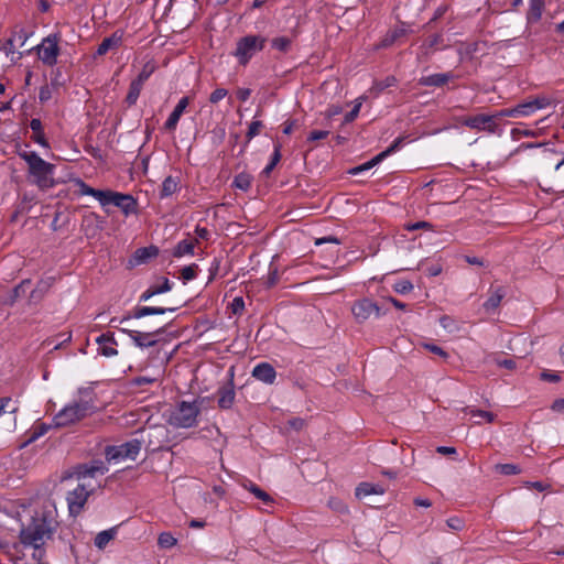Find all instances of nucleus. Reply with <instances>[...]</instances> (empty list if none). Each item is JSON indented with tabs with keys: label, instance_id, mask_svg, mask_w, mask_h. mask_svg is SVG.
I'll list each match as a JSON object with an SVG mask.
<instances>
[{
	"label": "nucleus",
	"instance_id": "79ce46f5",
	"mask_svg": "<svg viewBox=\"0 0 564 564\" xmlns=\"http://www.w3.org/2000/svg\"><path fill=\"white\" fill-rule=\"evenodd\" d=\"M198 265L193 263L191 265L184 267L181 271V278L184 282L194 280L197 275Z\"/></svg>",
	"mask_w": 564,
	"mask_h": 564
},
{
	"label": "nucleus",
	"instance_id": "a211bd4d",
	"mask_svg": "<svg viewBox=\"0 0 564 564\" xmlns=\"http://www.w3.org/2000/svg\"><path fill=\"white\" fill-rule=\"evenodd\" d=\"M251 376L265 384H273L276 379V371L271 364L260 362L252 369Z\"/></svg>",
	"mask_w": 564,
	"mask_h": 564
},
{
	"label": "nucleus",
	"instance_id": "de8ad7c7",
	"mask_svg": "<svg viewBox=\"0 0 564 564\" xmlns=\"http://www.w3.org/2000/svg\"><path fill=\"white\" fill-rule=\"evenodd\" d=\"M231 312L236 315L242 314L245 311V301L241 296H237L232 300L230 304Z\"/></svg>",
	"mask_w": 564,
	"mask_h": 564
},
{
	"label": "nucleus",
	"instance_id": "f03ea898",
	"mask_svg": "<svg viewBox=\"0 0 564 564\" xmlns=\"http://www.w3.org/2000/svg\"><path fill=\"white\" fill-rule=\"evenodd\" d=\"M96 410L97 406L90 400H75L73 403L64 406L58 413L54 415V426L65 427L75 424L95 413Z\"/></svg>",
	"mask_w": 564,
	"mask_h": 564
},
{
	"label": "nucleus",
	"instance_id": "6e6552de",
	"mask_svg": "<svg viewBox=\"0 0 564 564\" xmlns=\"http://www.w3.org/2000/svg\"><path fill=\"white\" fill-rule=\"evenodd\" d=\"M61 40L59 33H53L44 37L37 46L33 47L37 53L39 58L47 66H54L57 63L59 55L58 42Z\"/></svg>",
	"mask_w": 564,
	"mask_h": 564
},
{
	"label": "nucleus",
	"instance_id": "a19ab883",
	"mask_svg": "<svg viewBox=\"0 0 564 564\" xmlns=\"http://www.w3.org/2000/svg\"><path fill=\"white\" fill-rule=\"evenodd\" d=\"M279 279H280L279 270L276 267L273 265V263H271L269 267L268 278L265 280V286L268 289L273 288L279 282Z\"/></svg>",
	"mask_w": 564,
	"mask_h": 564
},
{
	"label": "nucleus",
	"instance_id": "7c9ffc66",
	"mask_svg": "<svg viewBox=\"0 0 564 564\" xmlns=\"http://www.w3.org/2000/svg\"><path fill=\"white\" fill-rule=\"evenodd\" d=\"M117 528H111L99 532L94 540L95 546L104 550L107 544L116 536Z\"/></svg>",
	"mask_w": 564,
	"mask_h": 564
},
{
	"label": "nucleus",
	"instance_id": "09e8293b",
	"mask_svg": "<svg viewBox=\"0 0 564 564\" xmlns=\"http://www.w3.org/2000/svg\"><path fill=\"white\" fill-rule=\"evenodd\" d=\"M11 398L3 397L0 399V416L8 410L9 413H15L18 411V406H11Z\"/></svg>",
	"mask_w": 564,
	"mask_h": 564
},
{
	"label": "nucleus",
	"instance_id": "6e6d98bb",
	"mask_svg": "<svg viewBox=\"0 0 564 564\" xmlns=\"http://www.w3.org/2000/svg\"><path fill=\"white\" fill-rule=\"evenodd\" d=\"M531 101H532V105L534 106L535 110L543 109V108L550 106V104H551L550 99L544 96L535 97Z\"/></svg>",
	"mask_w": 564,
	"mask_h": 564
},
{
	"label": "nucleus",
	"instance_id": "0e129e2a",
	"mask_svg": "<svg viewBox=\"0 0 564 564\" xmlns=\"http://www.w3.org/2000/svg\"><path fill=\"white\" fill-rule=\"evenodd\" d=\"M425 347L433 354L438 355L443 358H446L448 354L440 346H436L434 344H427Z\"/></svg>",
	"mask_w": 564,
	"mask_h": 564
},
{
	"label": "nucleus",
	"instance_id": "20e7f679",
	"mask_svg": "<svg viewBox=\"0 0 564 564\" xmlns=\"http://www.w3.org/2000/svg\"><path fill=\"white\" fill-rule=\"evenodd\" d=\"M199 400L193 402L180 401L170 412L167 423L175 429H189L197 424L200 413Z\"/></svg>",
	"mask_w": 564,
	"mask_h": 564
},
{
	"label": "nucleus",
	"instance_id": "c756f323",
	"mask_svg": "<svg viewBox=\"0 0 564 564\" xmlns=\"http://www.w3.org/2000/svg\"><path fill=\"white\" fill-rule=\"evenodd\" d=\"M75 184L78 186V191H79V194L80 195H87V196H93L94 198H96L99 203L101 202L102 198H105V191L102 189H96V188H93L90 187L88 184H86L83 180L80 178H77L75 181Z\"/></svg>",
	"mask_w": 564,
	"mask_h": 564
},
{
	"label": "nucleus",
	"instance_id": "13d9d810",
	"mask_svg": "<svg viewBox=\"0 0 564 564\" xmlns=\"http://www.w3.org/2000/svg\"><path fill=\"white\" fill-rule=\"evenodd\" d=\"M446 10V7H438L435 10L432 19L424 25V28H431L438 19H441L445 14Z\"/></svg>",
	"mask_w": 564,
	"mask_h": 564
},
{
	"label": "nucleus",
	"instance_id": "412c9836",
	"mask_svg": "<svg viewBox=\"0 0 564 564\" xmlns=\"http://www.w3.org/2000/svg\"><path fill=\"white\" fill-rule=\"evenodd\" d=\"M506 295H507V290L505 286H497V288L491 286L489 289V297L482 305L484 308L486 310V312H491V311L497 310Z\"/></svg>",
	"mask_w": 564,
	"mask_h": 564
},
{
	"label": "nucleus",
	"instance_id": "5fc2aeb1",
	"mask_svg": "<svg viewBox=\"0 0 564 564\" xmlns=\"http://www.w3.org/2000/svg\"><path fill=\"white\" fill-rule=\"evenodd\" d=\"M328 134H329V131H327V130H314V131H312V132L308 134V137H307V141H308V142H314V141L323 140V139H325Z\"/></svg>",
	"mask_w": 564,
	"mask_h": 564
},
{
	"label": "nucleus",
	"instance_id": "dca6fc26",
	"mask_svg": "<svg viewBox=\"0 0 564 564\" xmlns=\"http://www.w3.org/2000/svg\"><path fill=\"white\" fill-rule=\"evenodd\" d=\"M229 372H230L229 380L227 381V383L219 387L216 392L217 404H218V408L221 410L231 409V406L235 402V399H236L235 383H234V369L231 368L229 370Z\"/></svg>",
	"mask_w": 564,
	"mask_h": 564
},
{
	"label": "nucleus",
	"instance_id": "49530a36",
	"mask_svg": "<svg viewBox=\"0 0 564 564\" xmlns=\"http://www.w3.org/2000/svg\"><path fill=\"white\" fill-rule=\"evenodd\" d=\"M413 290V284L408 280H400L394 284V291L400 294H406Z\"/></svg>",
	"mask_w": 564,
	"mask_h": 564
},
{
	"label": "nucleus",
	"instance_id": "7ed1b4c3",
	"mask_svg": "<svg viewBox=\"0 0 564 564\" xmlns=\"http://www.w3.org/2000/svg\"><path fill=\"white\" fill-rule=\"evenodd\" d=\"M29 165V173L35 177L40 188H50L54 185L52 175L55 166L44 161L36 152L22 151L18 153Z\"/></svg>",
	"mask_w": 564,
	"mask_h": 564
},
{
	"label": "nucleus",
	"instance_id": "1a4fd4ad",
	"mask_svg": "<svg viewBox=\"0 0 564 564\" xmlns=\"http://www.w3.org/2000/svg\"><path fill=\"white\" fill-rule=\"evenodd\" d=\"M105 198L101 199L100 205L106 207L113 205L122 210L126 216L137 213L138 203L130 194H123L111 189L105 191Z\"/></svg>",
	"mask_w": 564,
	"mask_h": 564
},
{
	"label": "nucleus",
	"instance_id": "e2e57ef3",
	"mask_svg": "<svg viewBox=\"0 0 564 564\" xmlns=\"http://www.w3.org/2000/svg\"><path fill=\"white\" fill-rule=\"evenodd\" d=\"M442 42H443V35L434 34L427 39L426 45H427V47L433 48V47L437 46L438 44H441Z\"/></svg>",
	"mask_w": 564,
	"mask_h": 564
},
{
	"label": "nucleus",
	"instance_id": "f257e3e1",
	"mask_svg": "<svg viewBox=\"0 0 564 564\" xmlns=\"http://www.w3.org/2000/svg\"><path fill=\"white\" fill-rule=\"evenodd\" d=\"M57 510L53 502L46 501L36 510L31 522L20 531V541L25 546L40 550L46 540H51L57 530Z\"/></svg>",
	"mask_w": 564,
	"mask_h": 564
},
{
	"label": "nucleus",
	"instance_id": "423d86ee",
	"mask_svg": "<svg viewBox=\"0 0 564 564\" xmlns=\"http://www.w3.org/2000/svg\"><path fill=\"white\" fill-rule=\"evenodd\" d=\"M143 441L132 438L121 445H109L105 449L106 459L118 460V459H132L134 460L139 455Z\"/></svg>",
	"mask_w": 564,
	"mask_h": 564
},
{
	"label": "nucleus",
	"instance_id": "4468645a",
	"mask_svg": "<svg viewBox=\"0 0 564 564\" xmlns=\"http://www.w3.org/2000/svg\"><path fill=\"white\" fill-rule=\"evenodd\" d=\"M176 307H160V306H135L131 314L124 316L119 321V323H124L129 321L130 318H142L149 315H163L167 312H175ZM117 317H112L110 319V325L112 327H117Z\"/></svg>",
	"mask_w": 564,
	"mask_h": 564
},
{
	"label": "nucleus",
	"instance_id": "393cba45",
	"mask_svg": "<svg viewBox=\"0 0 564 564\" xmlns=\"http://www.w3.org/2000/svg\"><path fill=\"white\" fill-rule=\"evenodd\" d=\"M30 284H31V280H29V279L21 281L18 285H15L11 290V292L9 293L8 297L4 301V304L10 305V306L14 305V303L19 299L23 297L26 294Z\"/></svg>",
	"mask_w": 564,
	"mask_h": 564
},
{
	"label": "nucleus",
	"instance_id": "6ab92c4d",
	"mask_svg": "<svg viewBox=\"0 0 564 564\" xmlns=\"http://www.w3.org/2000/svg\"><path fill=\"white\" fill-rule=\"evenodd\" d=\"M188 105H189V97L185 96L180 99V101L175 106L174 110L171 112V115L169 116L167 120L164 123L165 130H167V131L175 130L181 116L183 115V112L185 111V109L187 108Z\"/></svg>",
	"mask_w": 564,
	"mask_h": 564
},
{
	"label": "nucleus",
	"instance_id": "2f4dec72",
	"mask_svg": "<svg viewBox=\"0 0 564 564\" xmlns=\"http://www.w3.org/2000/svg\"><path fill=\"white\" fill-rule=\"evenodd\" d=\"M177 189H178V180L176 177H173V176H167V177L164 178V181L162 183L161 192H160V197L161 198L170 197Z\"/></svg>",
	"mask_w": 564,
	"mask_h": 564
},
{
	"label": "nucleus",
	"instance_id": "58836bf2",
	"mask_svg": "<svg viewBox=\"0 0 564 564\" xmlns=\"http://www.w3.org/2000/svg\"><path fill=\"white\" fill-rule=\"evenodd\" d=\"M495 470L505 476H511L521 473L520 467L514 464H497L495 466Z\"/></svg>",
	"mask_w": 564,
	"mask_h": 564
},
{
	"label": "nucleus",
	"instance_id": "680f3d73",
	"mask_svg": "<svg viewBox=\"0 0 564 564\" xmlns=\"http://www.w3.org/2000/svg\"><path fill=\"white\" fill-rule=\"evenodd\" d=\"M432 228V224L427 221H417L414 224H410L406 226V229L410 231L417 230V229H430Z\"/></svg>",
	"mask_w": 564,
	"mask_h": 564
},
{
	"label": "nucleus",
	"instance_id": "bf43d9fd",
	"mask_svg": "<svg viewBox=\"0 0 564 564\" xmlns=\"http://www.w3.org/2000/svg\"><path fill=\"white\" fill-rule=\"evenodd\" d=\"M511 135L514 140H519L521 137H534L535 132L532 130H527V129L522 130V129L514 128L511 131Z\"/></svg>",
	"mask_w": 564,
	"mask_h": 564
},
{
	"label": "nucleus",
	"instance_id": "cd10ccee",
	"mask_svg": "<svg viewBox=\"0 0 564 564\" xmlns=\"http://www.w3.org/2000/svg\"><path fill=\"white\" fill-rule=\"evenodd\" d=\"M544 9V1L543 0H530V7L527 13V20L528 23H535L538 22L541 17Z\"/></svg>",
	"mask_w": 564,
	"mask_h": 564
},
{
	"label": "nucleus",
	"instance_id": "4be33fe9",
	"mask_svg": "<svg viewBox=\"0 0 564 564\" xmlns=\"http://www.w3.org/2000/svg\"><path fill=\"white\" fill-rule=\"evenodd\" d=\"M96 343L99 345V354L105 357H113L118 355V350L108 344L117 345V341L113 337L112 333H105L101 334L97 339Z\"/></svg>",
	"mask_w": 564,
	"mask_h": 564
},
{
	"label": "nucleus",
	"instance_id": "473e14b6",
	"mask_svg": "<svg viewBox=\"0 0 564 564\" xmlns=\"http://www.w3.org/2000/svg\"><path fill=\"white\" fill-rule=\"evenodd\" d=\"M243 487L248 491L253 494L256 496V498L263 501L265 505L273 502V499L271 498V496L269 494H267L264 490H262L259 486L253 484L252 481L248 480L247 482L243 484Z\"/></svg>",
	"mask_w": 564,
	"mask_h": 564
},
{
	"label": "nucleus",
	"instance_id": "9b49d317",
	"mask_svg": "<svg viewBox=\"0 0 564 564\" xmlns=\"http://www.w3.org/2000/svg\"><path fill=\"white\" fill-rule=\"evenodd\" d=\"M351 312L358 323H364L372 315L379 317L383 314L378 304L367 297L356 301L351 306Z\"/></svg>",
	"mask_w": 564,
	"mask_h": 564
},
{
	"label": "nucleus",
	"instance_id": "aec40b11",
	"mask_svg": "<svg viewBox=\"0 0 564 564\" xmlns=\"http://www.w3.org/2000/svg\"><path fill=\"white\" fill-rule=\"evenodd\" d=\"M123 39V32L120 30H117L113 32L110 36L105 37L101 43L99 44L96 55L102 56L111 48H117L122 44Z\"/></svg>",
	"mask_w": 564,
	"mask_h": 564
},
{
	"label": "nucleus",
	"instance_id": "c85d7f7f",
	"mask_svg": "<svg viewBox=\"0 0 564 564\" xmlns=\"http://www.w3.org/2000/svg\"><path fill=\"white\" fill-rule=\"evenodd\" d=\"M159 254V248L155 246L139 248L134 252V260L138 264L145 263L149 259Z\"/></svg>",
	"mask_w": 564,
	"mask_h": 564
},
{
	"label": "nucleus",
	"instance_id": "f704fd0d",
	"mask_svg": "<svg viewBox=\"0 0 564 564\" xmlns=\"http://www.w3.org/2000/svg\"><path fill=\"white\" fill-rule=\"evenodd\" d=\"M251 182L252 176L246 172H241L235 176L232 186L243 192H247L251 186Z\"/></svg>",
	"mask_w": 564,
	"mask_h": 564
},
{
	"label": "nucleus",
	"instance_id": "f8f14e48",
	"mask_svg": "<svg viewBox=\"0 0 564 564\" xmlns=\"http://www.w3.org/2000/svg\"><path fill=\"white\" fill-rule=\"evenodd\" d=\"M122 333L129 335V337L133 340L134 345L140 348L153 347L156 345V340L150 339L154 335H161L166 332V325H162L150 332H139L132 329L120 328Z\"/></svg>",
	"mask_w": 564,
	"mask_h": 564
},
{
	"label": "nucleus",
	"instance_id": "37998d69",
	"mask_svg": "<svg viewBox=\"0 0 564 564\" xmlns=\"http://www.w3.org/2000/svg\"><path fill=\"white\" fill-rule=\"evenodd\" d=\"M513 111L518 112L519 116H529L535 111L534 106L532 105V101H525L522 104H519L513 108Z\"/></svg>",
	"mask_w": 564,
	"mask_h": 564
},
{
	"label": "nucleus",
	"instance_id": "0eeeda50",
	"mask_svg": "<svg viewBox=\"0 0 564 564\" xmlns=\"http://www.w3.org/2000/svg\"><path fill=\"white\" fill-rule=\"evenodd\" d=\"M108 471V467L105 462L101 459H93L89 463L77 464L73 466L69 470L65 471L62 479L68 478H95L97 475H104Z\"/></svg>",
	"mask_w": 564,
	"mask_h": 564
},
{
	"label": "nucleus",
	"instance_id": "e433bc0d",
	"mask_svg": "<svg viewBox=\"0 0 564 564\" xmlns=\"http://www.w3.org/2000/svg\"><path fill=\"white\" fill-rule=\"evenodd\" d=\"M406 34L405 29H394L393 31L389 32L383 40L381 41L380 46L381 47H388L392 45L398 39L404 36Z\"/></svg>",
	"mask_w": 564,
	"mask_h": 564
},
{
	"label": "nucleus",
	"instance_id": "a878e982",
	"mask_svg": "<svg viewBox=\"0 0 564 564\" xmlns=\"http://www.w3.org/2000/svg\"><path fill=\"white\" fill-rule=\"evenodd\" d=\"M386 489L380 485H373L370 482H361L356 488V497L357 498H364L369 495H382L384 494Z\"/></svg>",
	"mask_w": 564,
	"mask_h": 564
},
{
	"label": "nucleus",
	"instance_id": "5701e85b",
	"mask_svg": "<svg viewBox=\"0 0 564 564\" xmlns=\"http://www.w3.org/2000/svg\"><path fill=\"white\" fill-rule=\"evenodd\" d=\"M172 283L167 278H162V284L161 285H151L148 290H145L139 299V302H147L151 297L158 294L166 293L171 291Z\"/></svg>",
	"mask_w": 564,
	"mask_h": 564
},
{
	"label": "nucleus",
	"instance_id": "72a5a7b5",
	"mask_svg": "<svg viewBox=\"0 0 564 564\" xmlns=\"http://www.w3.org/2000/svg\"><path fill=\"white\" fill-rule=\"evenodd\" d=\"M281 144L280 143H275L274 144V151L271 155V159H270V162L269 164L263 169V171L261 172V174L265 177H269L271 172L273 171V169L276 166V164L280 162L281 160Z\"/></svg>",
	"mask_w": 564,
	"mask_h": 564
},
{
	"label": "nucleus",
	"instance_id": "39448f33",
	"mask_svg": "<svg viewBox=\"0 0 564 564\" xmlns=\"http://www.w3.org/2000/svg\"><path fill=\"white\" fill-rule=\"evenodd\" d=\"M267 39L261 35L249 34L240 37L237 42L234 55L240 65H247L249 61L265 46Z\"/></svg>",
	"mask_w": 564,
	"mask_h": 564
},
{
	"label": "nucleus",
	"instance_id": "864d4df0",
	"mask_svg": "<svg viewBox=\"0 0 564 564\" xmlns=\"http://www.w3.org/2000/svg\"><path fill=\"white\" fill-rule=\"evenodd\" d=\"M360 107H361V102L359 101V102H357V104L354 106V108H352L349 112H347V113L345 115V117H344V123L352 122V121L357 118V116H358V113H359V111H360Z\"/></svg>",
	"mask_w": 564,
	"mask_h": 564
},
{
	"label": "nucleus",
	"instance_id": "bb28decb",
	"mask_svg": "<svg viewBox=\"0 0 564 564\" xmlns=\"http://www.w3.org/2000/svg\"><path fill=\"white\" fill-rule=\"evenodd\" d=\"M197 243V239H184L181 240L173 249V257L181 258L185 254H194V248Z\"/></svg>",
	"mask_w": 564,
	"mask_h": 564
},
{
	"label": "nucleus",
	"instance_id": "9d476101",
	"mask_svg": "<svg viewBox=\"0 0 564 564\" xmlns=\"http://www.w3.org/2000/svg\"><path fill=\"white\" fill-rule=\"evenodd\" d=\"M405 139H406V137H398L390 144V147H388L384 151L380 152L379 154L373 156L368 162L350 169L349 170V174L358 175V174H360L364 171H368V170L372 169L373 166H376L377 164L382 162L386 158H388L389 155H391V154L395 153L398 150H400L401 147L403 145Z\"/></svg>",
	"mask_w": 564,
	"mask_h": 564
},
{
	"label": "nucleus",
	"instance_id": "69168bd1",
	"mask_svg": "<svg viewBox=\"0 0 564 564\" xmlns=\"http://www.w3.org/2000/svg\"><path fill=\"white\" fill-rule=\"evenodd\" d=\"M39 99L41 102H46L51 99V89L47 86H43L39 93Z\"/></svg>",
	"mask_w": 564,
	"mask_h": 564
},
{
	"label": "nucleus",
	"instance_id": "052dcab7",
	"mask_svg": "<svg viewBox=\"0 0 564 564\" xmlns=\"http://www.w3.org/2000/svg\"><path fill=\"white\" fill-rule=\"evenodd\" d=\"M343 112V108L339 105H330L325 111V117L330 119L335 116H338Z\"/></svg>",
	"mask_w": 564,
	"mask_h": 564
},
{
	"label": "nucleus",
	"instance_id": "3c124183",
	"mask_svg": "<svg viewBox=\"0 0 564 564\" xmlns=\"http://www.w3.org/2000/svg\"><path fill=\"white\" fill-rule=\"evenodd\" d=\"M228 91L227 89L225 88H217L215 89L210 96H209V101L212 104H217L219 102L221 99H224L226 96H227Z\"/></svg>",
	"mask_w": 564,
	"mask_h": 564
},
{
	"label": "nucleus",
	"instance_id": "774afa93",
	"mask_svg": "<svg viewBox=\"0 0 564 564\" xmlns=\"http://www.w3.org/2000/svg\"><path fill=\"white\" fill-rule=\"evenodd\" d=\"M551 409L556 412H564V398L554 400Z\"/></svg>",
	"mask_w": 564,
	"mask_h": 564
},
{
	"label": "nucleus",
	"instance_id": "ea45409f",
	"mask_svg": "<svg viewBox=\"0 0 564 564\" xmlns=\"http://www.w3.org/2000/svg\"><path fill=\"white\" fill-rule=\"evenodd\" d=\"M177 540L170 532H162L159 535L158 544L162 549H170L176 544Z\"/></svg>",
	"mask_w": 564,
	"mask_h": 564
},
{
	"label": "nucleus",
	"instance_id": "8fccbe9b",
	"mask_svg": "<svg viewBox=\"0 0 564 564\" xmlns=\"http://www.w3.org/2000/svg\"><path fill=\"white\" fill-rule=\"evenodd\" d=\"M446 524L449 529L454 531H460L463 530L465 523L464 520L458 517H452L446 521Z\"/></svg>",
	"mask_w": 564,
	"mask_h": 564
},
{
	"label": "nucleus",
	"instance_id": "f3484780",
	"mask_svg": "<svg viewBox=\"0 0 564 564\" xmlns=\"http://www.w3.org/2000/svg\"><path fill=\"white\" fill-rule=\"evenodd\" d=\"M458 78L453 72L437 73L429 76H422L417 85L422 87H436L441 88L447 85L451 80Z\"/></svg>",
	"mask_w": 564,
	"mask_h": 564
},
{
	"label": "nucleus",
	"instance_id": "b1692460",
	"mask_svg": "<svg viewBox=\"0 0 564 564\" xmlns=\"http://www.w3.org/2000/svg\"><path fill=\"white\" fill-rule=\"evenodd\" d=\"M54 278H47L40 280L36 284V286L31 291L30 293V302L31 303H39L44 295L47 293L50 288L53 285Z\"/></svg>",
	"mask_w": 564,
	"mask_h": 564
},
{
	"label": "nucleus",
	"instance_id": "c9c22d12",
	"mask_svg": "<svg viewBox=\"0 0 564 564\" xmlns=\"http://www.w3.org/2000/svg\"><path fill=\"white\" fill-rule=\"evenodd\" d=\"M142 85H140L139 83H135V82H131L130 83V86H129V91H128V95L126 97V102L128 104V106H133L139 96H140V93L142 90Z\"/></svg>",
	"mask_w": 564,
	"mask_h": 564
},
{
	"label": "nucleus",
	"instance_id": "a18cd8bd",
	"mask_svg": "<svg viewBox=\"0 0 564 564\" xmlns=\"http://www.w3.org/2000/svg\"><path fill=\"white\" fill-rule=\"evenodd\" d=\"M262 122L261 121H252L250 124H249V128H248V131H247V143L249 141H251L256 135L259 134V131L260 129L262 128Z\"/></svg>",
	"mask_w": 564,
	"mask_h": 564
},
{
	"label": "nucleus",
	"instance_id": "603ef678",
	"mask_svg": "<svg viewBox=\"0 0 564 564\" xmlns=\"http://www.w3.org/2000/svg\"><path fill=\"white\" fill-rule=\"evenodd\" d=\"M48 430H50V426L44 423L37 425L34 429L33 434L30 437L29 442H33V441L37 440L39 437L43 436L44 434L47 433Z\"/></svg>",
	"mask_w": 564,
	"mask_h": 564
},
{
	"label": "nucleus",
	"instance_id": "c03bdc74",
	"mask_svg": "<svg viewBox=\"0 0 564 564\" xmlns=\"http://www.w3.org/2000/svg\"><path fill=\"white\" fill-rule=\"evenodd\" d=\"M467 412L471 416H478L482 420H486L487 422L491 423L495 421L496 415L492 412L484 411V410H475V409H467Z\"/></svg>",
	"mask_w": 564,
	"mask_h": 564
},
{
	"label": "nucleus",
	"instance_id": "2eb2a0df",
	"mask_svg": "<svg viewBox=\"0 0 564 564\" xmlns=\"http://www.w3.org/2000/svg\"><path fill=\"white\" fill-rule=\"evenodd\" d=\"M495 119L496 116L480 113L462 118L460 123L474 130L495 132L497 127Z\"/></svg>",
	"mask_w": 564,
	"mask_h": 564
},
{
	"label": "nucleus",
	"instance_id": "4d7b16f0",
	"mask_svg": "<svg viewBox=\"0 0 564 564\" xmlns=\"http://www.w3.org/2000/svg\"><path fill=\"white\" fill-rule=\"evenodd\" d=\"M78 399L90 400L94 403V390L90 387H83L78 389Z\"/></svg>",
	"mask_w": 564,
	"mask_h": 564
},
{
	"label": "nucleus",
	"instance_id": "338daca9",
	"mask_svg": "<svg viewBox=\"0 0 564 564\" xmlns=\"http://www.w3.org/2000/svg\"><path fill=\"white\" fill-rule=\"evenodd\" d=\"M541 379L544 381L557 382L560 380V376L555 372L543 371L541 373Z\"/></svg>",
	"mask_w": 564,
	"mask_h": 564
},
{
	"label": "nucleus",
	"instance_id": "ddd939ff",
	"mask_svg": "<svg viewBox=\"0 0 564 564\" xmlns=\"http://www.w3.org/2000/svg\"><path fill=\"white\" fill-rule=\"evenodd\" d=\"M89 496L90 491L85 485H78L73 491H69L66 498L69 514L77 517L82 512Z\"/></svg>",
	"mask_w": 564,
	"mask_h": 564
},
{
	"label": "nucleus",
	"instance_id": "4c0bfd02",
	"mask_svg": "<svg viewBox=\"0 0 564 564\" xmlns=\"http://www.w3.org/2000/svg\"><path fill=\"white\" fill-rule=\"evenodd\" d=\"M291 44H292V40L286 36L274 37L271 41L272 47L282 53L289 52Z\"/></svg>",
	"mask_w": 564,
	"mask_h": 564
}]
</instances>
